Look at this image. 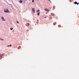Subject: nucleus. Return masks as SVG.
Segmentation results:
<instances>
[{
	"label": "nucleus",
	"mask_w": 79,
	"mask_h": 79,
	"mask_svg": "<svg viewBox=\"0 0 79 79\" xmlns=\"http://www.w3.org/2000/svg\"><path fill=\"white\" fill-rule=\"evenodd\" d=\"M4 56V54H2L1 55V54H0V60L2 59V56Z\"/></svg>",
	"instance_id": "1"
},
{
	"label": "nucleus",
	"mask_w": 79,
	"mask_h": 79,
	"mask_svg": "<svg viewBox=\"0 0 79 79\" xmlns=\"http://www.w3.org/2000/svg\"><path fill=\"white\" fill-rule=\"evenodd\" d=\"M4 12H5V13H9V10H8V9H6V10H4Z\"/></svg>",
	"instance_id": "2"
},
{
	"label": "nucleus",
	"mask_w": 79,
	"mask_h": 79,
	"mask_svg": "<svg viewBox=\"0 0 79 79\" xmlns=\"http://www.w3.org/2000/svg\"><path fill=\"white\" fill-rule=\"evenodd\" d=\"M74 4H77V5H79V3H77V2H75L74 3Z\"/></svg>",
	"instance_id": "3"
},
{
	"label": "nucleus",
	"mask_w": 79,
	"mask_h": 79,
	"mask_svg": "<svg viewBox=\"0 0 79 79\" xmlns=\"http://www.w3.org/2000/svg\"><path fill=\"white\" fill-rule=\"evenodd\" d=\"M1 18L2 20V21H5V19H4V18L3 17H1Z\"/></svg>",
	"instance_id": "4"
},
{
	"label": "nucleus",
	"mask_w": 79,
	"mask_h": 79,
	"mask_svg": "<svg viewBox=\"0 0 79 79\" xmlns=\"http://www.w3.org/2000/svg\"><path fill=\"white\" fill-rule=\"evenodd\" d=\"M26 26H29V23H27L26 24Z\"/></svg>",
	"instance_id": "5"
},
{
	"label": "nucleus",
	"mask_w": 79,
	"mask_h": 79,
	"mask_svg": "<svg viewBox=\"0 0 79 79\" xmlns=\"http://www.w3.org/2000/svg\"><path fill=\"white\" fill-rule=\"evenodd\" d=\"M19 2L20 3H22V2H23V1L22 0H20L19 1Z\"/></svg>",
	"instance_id": "6"
},
{
	"label": "nucleus",
	"mask_w": 79,
	"mask_h": 79,
	"mask_svg": "<svg viewBox=\"0 0 79 79\" xmlns=\"http://www.w3.org/2000/svg\"><path fill=\"white\" fill-rule=\"evenodd\" d=\"M32 11L33 12H35V9H32Z\"/></svg>",
	"instance_id": "7"
},
{
	"label": "nucleus",
	"mask_w": 79,
	"mask_h": 79,
	"mask_svg": "<svg viewBox=\"0 0 79 79\" xmlns=\"http://www.w3.org/2000/svg\"><path fill=\"white\" fill-rule=\"evenodd\" d=\"M45 11H48V10L46 9H44Z\"/></svg>",
	"instance_id": "8"
},
{
	"label": "nucleus",
	"mask_w": 79,
	"mask_h": 79,
	"mask_svg": "<svg viewBox=\"0 0 79 79\" xmlns=\"http://www.w3.org/2000/svg\"><path fill=\"white\" fill-rule=\"evenodd\" d=\"M56 22H55L54 23L53 25H54V26H55L56 25Z\"/></svg>",
	"instance_id": "9"
},
{
	"label": "nucleus",
	"mask_w": 79,
	"mask_h": 79,
	"mask_svg": "<svg viewBox=\"0 0 79 79\" xmlns=\"http://www.w3.org/2000/svg\"><path fill=\"white\" fill-rule=\"evenodd\" d=\"M37 15L38 16H39V15H40V12H38L37 14Z\"/></svg>",
	"instance_id": "10"
},
{
	"label": "nucleus",
	"mask_w": 79,
	"mask_h": 79,
	"mask_svg": "<svg viewBox=\"0 0 79 79\" xmlns=\"http://www.w3.org/2000/svg\"><path fill=\"white\" fill-rule=\"evenodd\" d=\"M10 29L11 31H12V30H13V28H12V27H11V28H10Z\"/></svg>",
	"instance_id": "11"
},
{
	"label": "nucleus",
	"mask_w": 79,
	"mask_h": 79,
	"mask_svg": "<svg viewBox=\"0 0 79 79\" xmlns=\"http://www.w3.org/2000/svg\"><path fill=\"white\" fill-rule=\"evenodd\" d=\"M37 22H36V23H37H37H39V20L38 19L37 20Z\"/></svg>",
	"instance_id": "12"
},
{
	"label": "nucleus",
	"mask_w": 79,
	"mask_h": 79,
	"mask_svg": "<svg viewBox=\"0 0 79 79\" xmlns=\"http://www.w3.org/2000/svg\"><path fill=\"white\" fill-rule=\"evenodd\" d=\"M10 47H11L12 45L11 44H10V45H8V46H7V47H10Z\"/></svg>",
	"instance_id": "13"
},
{
	"label": "nucleus",
	"mask_w": 79,
	"mask_h": 79,
	"mask_svg": "<svg viewBox=\"0 0 79 79\" xmlns=\"http://www.w3.org/2000/svg\"><path fill=\"white\" fill-rule=\"evenodd\" d=\"M51 15H52V16H54V14H51Z\"/></svg>",
	"instance_id": "14"
},
{
	"label": "nucleus",
	"mask_w": 79,
	"mask_h": 79,
	"mask_svg": "<svg viewBox=\"0 0 79 79\" xmlns=\"http://www.w3.org/2000/svg\"><path fill=\"white\" fill-rule=\"evenodd\" d=\"M39 11H40V10H37L36 11V12H37H37H39Z\"/></svg>",
	"instance_id": "15"
},
{
	"label": "nucleus",
	"mask_w": 79,
	"mask_h": 79,
	"mask_svg": "<svg viewBox=\"0 0 79 79\" xmlns=\"http://www.w3.org/2000/svg\"><path fill=\"white\" fill-rule=\"evenodd\" d=\"M19 48H21V46H19L18 47V49H19Z\"/></svg>",
	"instance_id": "16"
},
{
	"label": "nucleus",
	"mask_w": 79,
	"mask_h": 79,
	"mask_svg": "<svg viewBox=\"0 0 79 79\" xmlns=\"http://www.w3.org/2000/svg\"><path fill=\"white\" fill-rule=\"evenodd\" d=\"M32 3H34V0H32Z\"/></svg>",
	"instance_id": "17"
},
{
	"label": "nucleus",
	"mask_w": 79,
	"mask_h": 79,
	"mask_svg": "<svg viewBox=\"0 0 79 79\" xmlns=\"http://www.w3.org/2000/svg\"><path fill=\"white\" fill-rule=\"evenodd\" d=\"M0 40H3V39H0Z\"/></svg>",
	"instance_id": "18"
},
{
	"label": "nucleus",
	"mask_w": 79,
	"mask_h": 79,
	"mask_svg": "<svg viewBox=\"0 0 79 79\" xmlns=\"http://www.w3.org/2000/svg\"><path fill=\"white\" fill-rule=\"evenodd\" d=\"M55 6H53V9H55Z\"/></svg>",
	"instance_id": "19"
},
{
	"label": "nucleus",
	"mask_w": 79,
	"mask_h": 79,
	"mask_svg": "<svg viewBox=\"0 0 79 79\" xmlns=\"http://www.w3.org/2000/svg\"><path fill=\"white\" fill-rule=\"evenodd\" d=\"M58 26V27H60V25H59Z\"/></svg>",
	"instance_id": "20"
},
{
	"label": "nucleus",
	"mask_w": 79,
	"mask_h": 79,
	"mask_svg": "<svg viewBox=\"0 0 79 79\" xmlns=\"http://www.w3.org/2000/svg\"><path fill=\"white\" fill-rule=\"evenodd\" d=\"M47 17H44V18H47Z\"/></svg>",
	"instance_id": "21"
},
{
	"label": "nucleus",
	"mask_w": 79,
	"mask_h": 79,
	"mask_svg": "<svg viewBox=\"0 0 79 79\" xmlns=\"http://www.w3.org/2000/svg\"><path fill=\"white\" fill-rule=\"evenodd\" d=\"M17 23H19V22H17Z\"/></svg>",
	"instance_id": "22"
}]
</instances>
